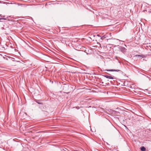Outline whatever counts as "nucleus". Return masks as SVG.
I'll use <instances>...</instances> for the list:
<instances>
[{"mask_svg": "<svg viewBox=\"0 0 151 151\" xmlns=\"http://www.w3.org/2000/svg\"><path fill=\"white\" fill-rule=\"evenodd\" d=\"M111 112L112 113V114H116V113H117V111H114V110H112L111 111Z\"/></svg>", "mask_w": 151, "mask_h": 151, "instance_id": "7", "label": "nucleus"}, {"mask_svg": "<svg viewBox=\"0 0 151 151\" xmlns=\"http://www.w3.org/2000/svg\"><path fill=\"white\" fill-rule=\"evenodd\" d=\"M0 16L1 17H3V16H2V15H0Z\"/></svg>", "mask_w": 151, "mask_h": 151, "instance_id": "12", "label": "nucleus"}, {"mask_svg": "<svg viewBox=\"0 0 151 151\" xmlns=\"http://www.w3.org/2000/svg\"><path fill=\"white\" fill-rule=\"evenodd\" d=\"M110 125H111V126H112V125L111 124H110Z\"/></svg>", "mask_w": 151, "mask_h": 151, "instance_id": "13", "label": "nucleus"}, {"mask_svg": "<svg viewBox=\"0 0 151 151\" xmlns=\"http://www.w3.org/2000/svg\"><path fill=\"white\" fill-rule=\"evenodd\" d=\"M105 77L107 78H109V79H113V78L111 76H108V75H105L104 76Z\"/></svg>", "mask_w": 151, "mask_h": 151, "instance_id": "3", "label": "nucleus"}, {"mask_svg": "<svg viewBox=\"0 0 151 151\" xmlns=\"http://www.w3.org/2000/svg\"><path fill=\"white\" fill-rule=\"evenodd\" d=\"M119 48L120 51L122 52H124L126 50V49L123 47H120Z\"/></svg>", "mask_w": 151, "mask_h": 151, "instance_id": "2", "label": "nucleus"}, {"mask_svg": "<svg viewBox=\"0 0 151 151\" xmlns=\"http://www.w3.org/2000/svg\"><path fill=\"white\" fill-rule=\"evenodd\" d=\"M140 149L142 151H145L146 150V148L144 146H142L141 147Z\"/></svg>", "mask_w": 151, "mask_h": 151, "instance_id": "4", "label": "nucleus"}, {"mask_svg": "<svg viewBox=\"0 0 151 151\" xmlns=\"http://www.w3.org/2000/svg\"><path fill=\"white\" fill-rule=\"evenodd\" d=\"M6 19L5 18H0V20H2V19Z\"/></svg>", "mask_w": 151, "mask_h": 151, "instance_id": "8", "label": "nucleus"}, {"mask_svg": "<svg viewBox=\"0 0 151 151\" xmlns=\"http://www.w3.org/2000/svg\"><path fill=\"white\" fill-rule=\"evenodd\" d=\"M104 71H121V70L118 69H106L104 70Z\"/></svg>", "mask_w": 151, "mask_h": 151, "instance_id": "1", "label": "nucleus"}, {"mask_svg": "<svg viewBox=\"0 0 151 151\" xmlns=\"http://www.w3.org/2000/svg\"><path fill=\"white\" fill-rule=\"evenodd\" d=\"M36 102L38 104H42V103L41 102V101L39 100H37L36 101Z\"/></svg>", "mask_w": 151, "mask_h": 151, "instance_id": "5", "label": "nucleus"}, {"mask_svg": "<svg viewBox=\"0 0 151 151\" xmlns=\"http://www.w3.org/2000/svg\"><path fill=\"white\" fill-rule=\"evenodd\" d=\"M106 38V36L105 35H104L102 36L101 37V39L102 40H104V39L105 38Z\"/></svg>", "mask_w": 151, "mask_h": 151, "instance_id": "6", "label": "nucleus"}, {"mask_svg": "<svg viewBox=\"0 0 151 151\" xmlns=\"http://www.w3.org/2000/svg\"><path fill=\"white\" fill-rule=\"evenodd\" d=\"M76 108L77 109H79V107H78H78H76Z\"/></svg>", "mask_w": 151, "mask_h": 151, "instance_id": "11", "label": "nucleus"}, {"mask_svg": "<svg viewBox=\"0 0 151 151\" xmlns=\"http://www.w3.org/2000/svg\"><path fill=\"white\" fill-rule=\"evenodd\" d=\"M136 56H137V57H139V56L141 57V56H142V55H136Z\"/></svg>", "mask_w": 151, "mask_h": 151, "instance_id": "10", "label": "nucleus"}, {"mask_svg": "<svg viewBox=\"0 0 151 151\" xmlns=\"http://www.w3.org/2000/svg\"><path fill=\"white\" fill-rule=\"evenodd\" d=\"M3 18H5L6 19L5 20H6V18H7V17H6L5 16H3Z\"/></svg>", "mask_w": 151, "mask_h": 151, "instance_id": "9", "label": "nucleus"}]
</instances>
